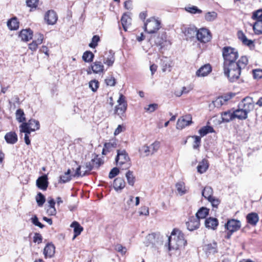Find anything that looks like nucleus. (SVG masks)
Returning <instances> with one entry per match:
<instances>
[{
	"mask_svg": "<svg viewBox=\"0 0 262 262\" xmlns=\"http://www.w3.org/2000/svg\"><path fill=\"white\" fill-rule=\"evenodd\" d=\"M166 37L164 33H162L161 35V38L158 37L155 41L156 43L160 46H162L164 42L166 41Z\"/></svg>",
	"mask_w": 262,
	"mask_h": 262,
	"instance_id": "obj_48",
	"label": "nucleus"
},
{
	"mask_svg": "<svg viewBox=\"0 0 262 262\" xmlns=\"http://www.w3.org/2000/svg\"><path fill=\"white\" fill-rule=\"evenodd\" d=\"M25 114L23 110L19 109L16 111V118L19 122H22L25 120Z\"/></svg>",
	"mask_w": 262,
	"mask_h": 262,
	"instance_id": "obj_45",
	"label": "nucleus"
},
{
	"mask_svg": "<svg viewBox=\"0 0 262 262\" xmlns=\"http://www.w3.org/2000/svg\"><path fill=\"white\" fill-rule=\"evenodd\" d=\"M140 215H149V209L147 207L143 206L142 207L139 211Z\"/></svg>",
	"mask_w": 262,
	"mask_h": 262,
	"instance_id": "obj_64",
	"label": "nucleus"
},
{
	"mask_svg": "<svg viewBox=\"0 0 262 262\" xmlns=\"http://www.w3.org/2000/svg\"><path fill=\"white\" fill-rule=\"evenodd\" d=\"M115 250L118 252L121 253L122 254H124L126 252V249L121 244H117L115 246Z\"/></svg>",
	"mask_w": 262,
	"mask_h": 262,
	"instance_id": "obj_59",
	"label": "nucleus"
},
{
	"mask_svg": "<svg viewBox=\"0 0 262 262\" xmlns=\"http://www.w3.org/2000/svg\"><path fill=\"white\" fill-rule=\"evenodd\" d=\"M199 134L202 137L206 135L208 133L214 132V129L212 127L210 126H206L201 128L199 130Z\"/></svg>",
	"mask_w": 262,
	"mask_h": 262,
	"instance_id": "obj_36",
	"label": "nucleus"
},
{
	"mask_svg": "<svg viewBox=\"0 0 262 262\" xmlns=\"http://www.w3.org/2000/svg\"><path fill=\"white\" fill-rule=\"evenodd\" d=\"M252 18L254 20L262 19V9L258 10L253 12L252 15Z\"/></svg>",
	"mask_w": 262,
	"mask_h": 262,
	"instance_id": "obj_50",
	"label": "nucleus"
},
{
	"mask_svg": "<svg viewBox=\"0 0 262 262\" xmlns=\"http://www.w3.org/2000/svg\"><path fill=\"white\" fill-rule=\"evenodd\" d=\"M94 166V164L92 162V161L85 163V172H86V174L89 171H90L93 168Z\"/></svg>",
	"mask_w": 262,
	"mask_h": 262,
	"instance_id": "obj_61",
	"label": "nucleus"
},
{
	"mask_svg": "<svg viewBox=\"0 0 262 262\" xmlns=\"http://www.w3.org/2000/svg\"><path fill=\"white\" fill-rule=\"evenodd\" d=\"M213 105L216 107H220L225 104V101L221 97L217 98L215 100L212 101Z\"/></svg>",
	"mask_w": 262,
	"mask_h": 262,
	"instance_id": "obj_46",
	"label": "nucleus"
},
{
	"mask_svg": "<svg viewBox=\"0 0 262 262\" xmlns=\"http://www.w3.org/2000/svg\"><path fill=\"white\" fill-rule=\"evenodd\" d=\"M42 238L41 234L38 233H35L33 237V242L40 244L42 242Z\"/></svg>",
	"mask_w": 262,
	"mask_h": 262,
	"instance_id": "obj_62",
	"label": "nucleus"
},
{
	"mask_svg": "<svg viewBox=\"0 0 262 262\" xmlns=\"http://www.w3.org/2000/svg\"><path fill=\"white\" fill-rule=\"evenodd\" d=\"M94 57V55L91 51H86L85 52L82 56V59L87 62H90L92 61Z\"/></svg>",
	"mask_w": 262,
	"mask_h": 262,
	"instance_id": "obj_39",
	"label": "nucleus"
},
{
	"mask_svg": "<svg viewBox=\"0 0 262 262\" xmlns=\"http://www.w3.org/2000/svg\"><path fill=\"white\" fill-rule=\"evenodd\" d=\"M212 71V68L210 64H206L202 66L196 72L198 77H205L207 76Z\"/></svg>",
	"mask_w": 262,
	"mask_h": 262,
	"instance_id": "obj_14",
	"label": "nucleus"
},
{
	"mask_svg": "<svg viewBox=\"0 0 262 262\" xmlns=\"http://www.w3.org/2000/svg\"><path fill=\"white\" fill-rule=\"evenodd\" d=\"M216 17L217 13L214 11L207 12L205 15V19L208 21H213Z\"/></svg>",
	"mask_w": 262,
	"mask_h": 262,
	"instance_id": "obj_43",
	"label": "nucleus"
},
{
	"mask_svg": "<svg viewBox=\"0 0 262 262\" xmlns=\"http://www.w3.org/2000/svg\"><path fill=\"white\" fill-rule=\"evenodd\" d=\"M117 165L123 169H127L130 166V158L125 150H118L116 158Z\"/></svg>",
	"mask_w": 262,
	"mask_h": 262,
	"instance_id": "obj_3",
	"label": "nucleus"
},
{
	"mask_svg": "<svg viewBox=\"0 0 262 262\" xmlns=\"http://www.w3.org/2000/svg\"><path fill=\"white\" fill-rule=\"evenodd\" d=\"M160 23L154 18H150L147 20L144 24L145 31L149 34L155 33L159 29Z\"/></svg>",
	"mask_w": 262,
	"mask_h": 262,
	"instance_id": "obj_5",
	"label": "nucleus"
},
{
	"mask_svg": "<svg viewBox=\"0 0 262 262\" xmlns=\"http://www.w3.org/2000/svg\"><path fill=\"white\" fill-rule=\"evenodd\" d=\"M222 121L225 122H228L235 119L233 112L227 111L224 112L221 114Z\"/></svg>",
	"mask_w": 262,
	"mask_h": 262,
	"instance_id": "obj_28",
	"label": "nucleus"
},
{
	"mask_svg": "<svg viewBox=\"0 0 262 262\" xmlns=\"http://www.w3.org/2000/svg\"><path fill=\"white\" fill-rule=\"evenodd\" d=\"M192 138L194 139L193 144V148L194 149H197L200 146L201 140V137L198 136H193Z\"/></svg>",
	"mask_w": 262,
	"mask_h": 262,
	"instance_id": "obj_53",
	"label": "nucleus"
},
{
	"mask_svg": "<svg viewBox=\"0 0 262 262\" xmlns=\"http://www.w3.org/2000/svg\"><path fill=\"white\" fill-rule=\"evenodd\" d=\"M187 244L184 234L179 229H174L168 237V250H177L184 247Z\"/></svg>",
	"mask_w": 262,
	"mask_h": 262,
	"instance_id": "obj_2",
	"label": "nucleus"
},
{
	"mask_svg": "<svg viewBox=\"0 0 262 262\" xmlns=\"http://www.w3.org/2000/svg\"><path fill=\"white\" fill-rule=\"evenodd\" d=\"M105 81L107 85L109 86H114L116 83L115 79L112 76L107 77L105 79Z\"/></svg>",
	"mask_w": 262,
	"mask_h": 262,
	"instance_id": "obj_54",
	"label": "nucleus"
},
{
	"mask_svg": "<svg viewBox=\"0 0 262 262\" xmlns=\"http://www.w3.org/2000/svg\"><path fill=\"white\" fill-rule=\"evenodd\" d=\"M205 225L206 228L215 230L219 225V222L216 218L210 217L205 220Z\"/></svg>",
	"mask_w": 262,
	"mask_h": 262,
	"instance_id": "obj_18",
	"label": "nucleus"
},
{
	"mask_svg": "<svg viewBox=\"0 0 262 262\" xmlns=\"http://www.w3.org/2000/svg\"><path fill=\"white\" fill-rule=\"evenodd\" d=\"M196 36L198 40L203 43L209 42L212 38L210 31L206 28H201L197 30Z\"/></svg>",
	"mask_w": 262,
	"mask_h": 262,
	"instance_id": "obj_6",
	"label": "nucleus"
},
{
	"mask_svg": "<svg viewBox=\"0 0 262 262\" xmlns=\"http://www.w3.org/2000/svg\"><path fill=\"white\" fill-rule=\"evenodd\" d=\"M139 152L141 155H143L144 156H148L150 155H152L151 152V150L150 149V147L146 145L143 146L139 149Z\"/></svg>",
	"mask_w": 262,
	"mask_h": 262,
	"instance_id": "obj_42",
	"label": "nucleus"
},
{
	"mask_svg": "<svg viewBox=\"0 0 262 262\" xmlns=\"http://www.w3.org/2000/svg\"><path fill=\"white\" fill-rule=\"evenodd\" d=\"M200 220L194 216H191L189 218L188 221L186 223L187 229L190 231H193L199 228Z\"/></svg>",
	"mask_w": 262,
	"mask_h": 262,
	"instance_id": "obj_12",
	"label": "nucleus"
},
{
	"mask_svg": "<svg viewBox=\"0 0 262 262\" xmlns=\"http://www.w3.org/2000/svg\"><path fill=\"white\" fill-rule=\"evenodd\" d=\"M121 21L124 30L127 31V27L131 24V18L128 15L124 14Z\"/></svg>",
	"mask_w": 262,
	"mask_h": 262,
	"instance_id": "obj_30",
	"label": "nucleus"
},
{
	"mask_svg": "<svg viewBox=\"0 0 262 262\" xmlns=\"http://www.w3.org/2000/svg\"><path fill=\"white\" fill-rule=\"evenodd\" d=\"M7 26L11 30H17L19 27V23L16 18H12L8 21Z\"/></svg>",
	"mask_w": 262,
	"mask_h": 262,
	"instance_id": "obj_33",
	"label": "nucleus"
},
{
	"mask_svg": "<svg viewBox=\"0 0 262 262\" xmlns=\"http://www.w3.org/2000/svg\"><path fill=\"white\" fill-rule=\"evenodd\" d=\"M253 29L255 33L257 34L262 33V19L257 20L254 24Z\"/></svg>",
	"mask_w": 262,
	"mask_h": 262,
	"instance_id": "obj_37",
	"label": "nucleus"
},
{
	"mask_svg": "<svg viewBox=\"0 0 262 262\" xmlns=\"http://www.w3.org/2000/svg\"><path fill=\"white\" fill-rule=\"evenodd\" d=\"M31 221L34 225L38 226L40 228H42L44 227V225L39 222L38 219L36 215H34L31 218Z\"/></svg>",
	"mask_w": 262,
	"mask_h": 262,
	"instance_id": "obj_55",
	"label": "nucleus"
},
{
	"mask_svg": "<svg viewBox=\"0 0 262 262\" xmlns=\"http://www.w3.org/2000/svg\"><path fill=\"white\" fill-rule=\"evenodd\" d=\"M19 36L22 40L27 41L32 39L33 32L30 29L23 30L20 32Z\"/></svg>",
	"mask_w": 262,
	"mask_h": 262,
	"instance_id": "obj_22",
	"label": "nucleus"
},
{
	"mask_svg": "<svg viewBox=\"0 0 262 262\" xmlns=\"http://www.w3.org/2000/svg\"><path fill=\"white\" fill-rule=\"evenodd\" d=\"M213 189L210 186H206L202 190V195L207 200L211 199L213 196Z\"/></svg>",
	"mask_w": 262,
	"mask_h": 262,
	"instance_id": "obj_32",
	"label": "nucleus"
},
{
	"mask_svg": "<svg viewBox=\"0 0 262 262\" xmlns=\"http://www.w3.org/2000/svg\"><path fill=\"white\" fill-rule=\"evenodd\" d=\"M241 227V223L239 220L235 219L229 220L225 224V228L231 232L238 231Z\"/></svg>",
	"mask_w": 262,
	"mask_h": 262,
	"instance_id": "obj_10",
	"label": "nucleus"
},
{
	"mask_svg": "<svg viewBox=\"0 0 262 262\" xmlns=\"http://www.w3.org/2000/svg\"><path fill=\"white\" fill-rule=\"evenodd\" d=\"M176 187L178 192L180 195H183L188 192V189L183 182H178L176 184Z\"/></svg>",
	"mask_w": 262,
	"mask_h": 262,
	"instance_id": "obj_31",
	"label": "nucleus"
},
{
	"mask_svg": "<svg viewBox=\"0 0 262 262\" xmlns=\"http://www.w3.org/2000/svg\"><path fill=\"white\" fill-rule=\"evenodd\" d=\"M71 170L70 169H68L67 172H66L64 174L61 176L60 177V180L59 181L60 183H65L71 180V176L70 175Z\"/></svg>",
	"mask_w": 262,
	"mask_h": 262,
	"instance_id": "obj_35",
	"label": "nucleus"
},
{
	"mask_svg": "<svg viewBox=\"0 0 262 262\" xmlns=\"http://www.w3.org/2000/svg\"><path fill=\"white\" fill-rule=\"evenodd\" d=\"M55 247L53 244H48L43 249V254L46 258L51 257L55 253Z\"/></svg>",
	"mask_w": 262,
	"mask_h": 262,
	"instance_id": "obj_21",
	"label": "nucleus"
},
{
	"mask_svg": "<svg viewBox=\"0 0 262 262\" xmlns=\"http://www.w3.org/2000/svg\"><path fill=\"white\" fill-rule=\"evenodd\" d=\"M91 67L93 72L96 74L103 72L104 71V66L101 61H95L93 62Z\"/></svg>",
	"mask_w": 262,
	"mask_h": 262,
	"instance_id": "obj_23",
	"label": "nucleus"
},
{
	"mask_svg": "<svg viewBox=\"0 0 262 262\" xmlns=\"http://www.w3.org/2000/svg\"><path fill=\"white\" fill-rule=\"evenodd\" d=\"M100 40V38L98 35H94L92 39L91 42L89 44V47L92 48H95L98 45V41Z\"/></svg>",
	"mask_w": 262,
	"mask_h": 262,
	"instance_id": "obj_49",
	"label": "nucleus"
},
{
	"mask_svg": "<svg viewBox=\"0 0 262 262\" xmlns=\"http://www.w3.org/2000/svg\"><path fill=\"white\" fill-rule=\"evenodd\" d=\"M224 59L223 69L225 75L230 82L237 80L248 63L246 56H242L238 60L239 55L237 50L231 47H224L222 49Z\"/></svg>",
	"mask_w": 262,
	"mask_h": 262,
	"instance_id": "obj_1",
	"label": "nucleus"
},
{
	"mask_svg": "<svg viewBox=\"0 0 262 262\" xmlns=\"http://www.w3.org/2000/svg\"><path fill=\"white\" fill-rule=\"evenodd\" d=\"M36 184L39 189L43 191L46 190L49 185L47 175L44 174L39 177L36 180Z\"/></svg>",
	"mask_w": 262,
	"mask_h": 262,
	"instance_id": "obj_11",
	"label": "nucleus"
},
{
	"mask_svg": "<svg viewBox=\"0 0 262 262\" xmlns=\"http://www.w3.org/2000/svg\"><path fill=\"white\" fill-rule=\"evenodd\" d=\"M113 185L114 189L118 191L124 188L125 182L123 178H117L115 179Z\"/></svg>",
	"mask_w": 262,
	"mask_h": 262,
	"instance_id": "obj_26",
	"label": "nucleus"
},
{
	"mask_svg": "<svg viewBox=\"0 0 262 262\" xmlns=\"http://www.w3.org/2000/svg\"><path fill=\"white\" fill-rule=\"evenodd\" d=\"M172 61L166 57H163L161 59V67L163 72H170L172 67Z\"/></svg>",
	"mask_w": 262,
	"mask_h": 262,
	"instance_id": "obj_17",
	"label": "nucleus"
},
{
	"mask_svg": "<svg viewBox=\"0 0 262 262\" xmlns=\"http://www.w3.org/2000/svg\"><path fill=\"white\" fill-rule=\"evenodd\" d=\"M125 129V127L124 126L122 125H119L114 132V135L117 136L119 135L120 133L123 132Z\"/></svg>",
	"mask_w": 262,
	"mask_h": 262,
	"instance_id": "obj_63",
	"label": "nucleus"
},
{
	"mask_svg": "<svg viewBox=\"0 0 262 262\" xmlns=\"http://www.w3.org/2000/svg\"><path fill=\"white\" fill-rule=\"evenodd\" d=\"M209 164L208 161L206 159H203L197 166V170L198 172L203 173L208 169Z\"/></svg>",
	"mask_w": 262,
	"mask_h": 262,
	"instance_id": "obj_29",
	"label": "nucleus"
},
{
	"mask_svg": "<svg viewBox=\"0 0 262 262\" xmlns=\"http://www.w3.org/2000/svg\"><path fill=\"white\" fill-rule=\"evenodd\" d=\"M192 123V117L191 115L187 114L178 119L176 127L178 129H182L185 127L189 125Z\"/></svg>",
	"mask_w": 262,
	"mask_h": 262,
	"instance_id": "obj_9",
	"label": "nucleus"
},
{
	"mask_svg": "<svg viewBox=\"0 0 262 262\" xmlns=\"http://www.w3.org/2000/svg\"><path fill=\"white\" fill-rule=\"evenodd\" d=\"M89 87L93 92H96L99 87V82L96 80H91L89 82Z\"/></svg>",
	"mask_w": 262,
	"mask_h": 262,
	"instance_id": "obj_47",
	"label": "nucleus"
},
{
	"mask_svg": "<svg viewBox=\"0 0 262 262\" xmlns=\"http://www.w3.org/2000/svg\"><path fill=\"white\" fill-rule=\"evenodd\" d=\"M45 20L48 25H54L57 20L56 12L52 10H49L45 15Z\"/></svg>",
	"mask_w": 262,
	"mask_h": 262,
	"instance_id": "obj_13",
	"label": "nucleus"
},
{
	"mask_svg": "<svg viewBox=\"0 0 262 262\" xmlns=\"http://www.w3.org/2000/svg\"><path fill=\"white\" fill-rule=\"evenodd\" d=\"M70 226H71V227L74 228V235L73 239H74L77 236L80 235L81 234V232L83 230V227L79 224V223H78L76 221L73 222L71 224Z\"/></svg>",
	"mask_w": 262,
	"mask_h": 262,
	"instance_id": "obj_24",
	"label": "nucleus"
},
{
	"mask_svg": "<svg viewBox=\"0 0 262 262\" xmlns=\"http://www.w3.org/2000/svg\"><path fill=\"white\" fill-rule=\"evenodd\" d=\"M204 250L207 254H214L217 252V243L213 242L211 243L206 245L204 246Z\"/></svg>",
	"mask_w": 262,
	"mask_h": 262,
	"instance_id": "obj_25",
	"label": "nucleus"
},
{
	"mask_svg": "<svg viewBox=\"0 0 262 262\" xmlns=\"http://www.w3.org/2000/svg\"><path fill=\"white\" fill-rule=\"evenodd\" d=\"M254 106L253 100L250 97H247L244 98L238 104V107H241L247 114H248L252 111L254 108Z\"/></svg>",
	"mask_w": 262,
	"mask_h": 262,
	"instance_id": "obj_8",
	"label": "nucleus"
},
{
	"mask_svg": "<svg viewBox=\"0 0 262 262\" xmlns=\"http://www.w3.org/2000/svg\"><path fill=\"white\" fill-rule=\"evenodd\" d=\"M235 118H237L240 120H245L248 117V114L242 109L241 107L233 112Z\"/></svg>",
	"mask_w": 262,
	"mask_h": 262,
	"instance_id": "obj_27",
	"label": "nucleus"
},
{
	"mask_svg": "<svg viewBox=\"0 0 262 262\" xmlns=\"http://www.w3.org/2000/svg\"><path fill=\"white\" fill-rule=\"evenodd\" d=\"M186 11L191 14H200L202 11L199 9L196 6H192L191 7H187L185 8Z\"/></svg>",
	"mask_w": 262,
	"mask_h": 262,
	"instance_id": "obj_44",
	"label": "nucleus"
},
{
	"mask_svg": "<svg viewBox=\"0 0 262 262\" xmlns=\"http://www.w3.org/2000/svg\"><path fill=\"white\" fill-rule=\"evenodd\" d=\"M119 172V170L117 167L113 168L109 173V178L112 179L116 177Z\"/></svg>",
	"mask_w": 262,
	"mask_h": 262,
	"instance_id": "obj_60",
	"label": "nucleus"
},
{
	"mask_svg": "<svg viewBox=\"0 0 262 262\" xmlns=\"http://www.w3.org/2000/svg\"><path fill=\"white\" fill-rule=\"evenodd\" d=\"M197 33V29L195 28H188L185 31V35L187 38H191L196 35Z\"/></svg>",
	"mask_w": 262,
	"mask_h": 262,
	"instance_id": "obj_41",
	"label": "nucleus"
},
{
	"mask_svg": "<svg viewBox=\"0 0 262 262\" xmlns=\"http://www.w3.org/2000/svg\"><path fill=\"white\" fill-rule=\"evenodd\" d=\"M246 220L249 224L255 226L259 221L258 215L255 212L248 213L246 216Z\"/></svg>",
	"mask_w": 262,
	"mask_h": 262,
	"instance_id": "obj_16",
	"label": "nucleus"
},
{
	"mask_svg": "<svg viewBox=\"0 0 262 262\" xmlns=\"http://www.w3.org/2000/svg\"><path fill=\"white\" fill-rule=\"evenodd\" d=\"M209 213V209L205 207L200 208L196 213V216L200 219H205Z\"/></svg>",
	"mask_w": 262,
	"mask_h": 262,
	"instance_id": "obj_34",
	"label": "nucleus"
},
{
	"mask_svg": "<svg viewBox=\"0 0 262 262\" xmlns=\"http://www.w3.org/2000/svg\"><path fill=\"white\" fill-rule=\"evenodd\" d=\"M117 146V142L115 140H112L109 142L105 143L102 150V154L106 155L107 152H110L113 149L116 148Z\"/></svg>",
	"mask_w": 262,
	"mask_h": 262,
	"instance_id": "obj_19",
	"label": "nucleus"
},
{
	"mask_svg": "<svg viewBox=\"0 0 262 262\" xmlns=\"http://www.w3.org/2000/svg\"><path fill=\"white\" fill-rule=\"evenodd\" d=\"M117 102L118 104L115 107V112L118 115H123L126 111L127 104L125 96L122 94H120Z\"/></svg>",
	"mask_w": 262,
	"mask_h": 262,
	"instance_id": "obj_7",
	"label": "nucleus"
},
{
	"mask_svg": "<svg viewBox=\"0 0 262 262\" xmlns=\"http://www.w3.org/2000/svg\"><path fill=\"white\" fill-rule=\"evenodd\" d=\"M39 0H27L26 3L28 7L31 8H36L38 4Z\"/></svg>",
	"mask_w": 262,
	"mask_h": 262,
	"instance_id": "obj_56",
	"label": "nucleus"
},
{
	"mask_svg": "<svg viewBox=\"0 0 262 262\" xmlns=\"http://www.w3.org/2000/svg\"><path fill=\"white\" fill-rule=\"evenodd\" d=\"M40 124L38 121L30 119L28 123H23L20 126V132L31 133L39 129Z\"/></svg>",
	"mask_w": 262,
	"mask_h": 262,
	"instance_id": "obj_4",
	"label": "nucleus"
},
{
	"mask_svg": "<svg viewBox=\"0 0 262 262\" xmlns=\"http://www.w3.org/2000/svg\"><path fill=\"white\" fill-rule=\"evenodd\" d=\"M127 183L130 186H133L135 183V178L134 176L133 172L128 170L125 174Z\"/></svg>",
	"mask_w": 262,
	"mask_h": 262,
	"instance_id": "obj_40",
	"label": "nucleus"
},
{
	"mask_svg": "<svg viewBox=\"0 0 262 262\" xmlns=\"http://www.w3.org/2000/svg\"><path fill=\"white\" fill-rule=\"evenodd\" d=\"M208 201L211 203L212 207L214 208H217L220 203V201L214 196H212L211 199Z\"/></svg>",
	"mask_w": 262,
	"mask_h": 262,
	"instance_id": "obj_58",
	"label": "nucleus"
},
{
	"mask_svg": "<svg viewBox=\"0 0 262 262\" xmlns=\"http://www.w3.org/2000/svg\"><path fill=\"white\" fill-rule=\"evenodd\" d=\"M254 79H259L262 78V69H255L252 71Z\"/></svg>",
	"mask_w": 262,
	"mask_h": 262,
	"instance_id": "obj_52",
	"label": "nucleus"
},
{
	"mask_svg": "<svg viewBox=\"0 0 262 262\" xmlns=\"http://www.w3.org/2000/svg\"><path fill=\"white\" fill-rule=\"evenodd\" d=\"M160 144L159 142L156 141L150 145L149 147L152 155L157 151L160 147Z\"/></svg>",
	"mask_w": 262,
	"mask_h": 262,
	"instance_id": "obj_51",
	"label": "nucleus"
},
{
	"mask_svg": "<svg viewBox=\"0 0 262 262\" xmlns=\"http://www.w3.org/2000/svg\"><path fill=\"white\" fill-rule=\"evenodd\" d=\"M106 57H103V63L108 67L112 66L115 62V53L110 50L105 53Z\"/></svg>",
	"mask_w": 262,
	"mask_h": 262,
	"instance_id": "obj_15",
	"label": "nucleus"
},
{
	"mask_svg": "<svg viewBox=\"0 0 262 262\" xmlns=\"http://www.w3.org/2000/svg\"><path fill=\"white\" fill-rule=\"evenodd\" d=\"M35 200L39 207H42L46 201L45 196L40 192L37 194Z\"/></svg>",
	"mask_w": 262,
	"mask_h": 262,
	"instance_id": "obj_38",
	"label": "nucleus"
},
{
	"mask_svg": "<svg viewBox=\"0 0 262 262\" xmlns=\"http://www.w3.org/2000/svg\"><path fill=\"white\" fill-rule=\"evenodd\" d=\"M5 139L7 143L14 144L17 141V136L15 132H10L5 135Z\"/></svg>",
	"mask_w": 262,
	"mask_h": 262,
	"instance_id": "obj_20",
	"label": "nucleus"
},
{
	"mask_svg": "<svg viewBox=\"0 0 262 262\" xmlns=\"http://www.w3.org/2000/svg\"><path fill=\"white\" fill-rule=\"evenodd\" d=\"M158 104L156 103L150 104L145 108L146 112L152 113L154 112L158 108Z\"/></svg>",
	"mask_w": 262,
	"mask_h": 262,
	"instance_id": "obj_57",
	"label": "nucleus"
}]
</instances>
